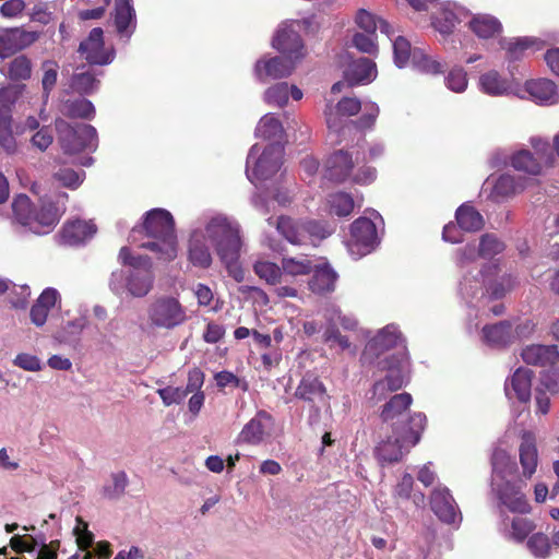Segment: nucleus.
Wrapping results in <instances>:
<instances>
[{
	"instance_id": "obj_37",
	"label": "nucleus",
	"mask_w": 559,
	"mask_h": 559,
	"mask_svg": "<svg viewBox=\"0 0 559 559\" xmlns=\"http://www.w3.org/2000/svg\"><path fill=\"white\" fill-rule=\"evenodd\" d=\"M293 200L292 193L287 188L276 187L267 193H255L252 199V205L262 214H267L276 202L280 206L288 205Z\"/></svg>"
},
{
	"instance_id": "obj_32",
	"label": "nucleus",
	"mask_w": 559,
	"mask_h": 559,
	"mask_svg": "<svg viewBox=\"0 0 559 559\" xmlns=\"http://www.w3.org/2000/svg\"><path fill=\"white\" fill-rule=\"evenodd\" d=\"M499 530L507 540L521 544L534 532L535 524L526 518L515 516L510 521L507 518L501 522Z\"/></svg>"
},
{
	"instance_id": "obj_4",
	"label": "nucleus",
	"mask_w": 559,
	"mask_h": 559,
	"mask_svg": "<svg viewBox=\"0 0 559 559\" xmlns=\"http://www.w3.org/2000/svg\"><path fill=\"white\" fill-rule=\"evenodd\" d=\"M68 194L60 192L44 195L38 209H35L26 194H19L12 202V224L23 231L36 235L48 234L66 211Z\"/></svg>"
},
{
	"instance_id": "obj_39",
	"label": "nucleus",
	"mask_w": 559,
	"mask_h": 559,
	"mask_svg": "<svg viewBox=\"0 0 559 559\" xmlns=\"http://www.w3.org/2000/svg\"><path fill=\"white\" fill-rule=\"evenodd\" d=\"M313 275L309 282L310 289L316 294L331 293L337 281L336 272L326 263L313 265Z\"/></svg>"
},
{
	"instance_id": "obj_1",
	"label": "nucleus",
	"mask_w": 559,
	"mask_h": 559,
	"mask_svg": "<svg viewBox=\"0 0 559 559\" xmlns=\"http://www.w3.org/2000/svg\"><path fill=\"white\" fill-rule=\"evenodd\" d=\"M241 247V227L235 218L222 213L205 214L189 231L187 259L192 266L207 270L213 264V248L228 275L240 283L245 280L239 264Z\"/></svg>"
},
{
	"instance_id": "obj_35",
	"label": "nucleus",
	"mask_w": 559,
	"mask_h": 559,
	"mask_svg": "<svg viewBox=\"0 0 559 559\" xmlns=\"http://www.w3.org/2000/svg\"><path fill=\"white\" fill-rule=\"evenodd\" d=\"M483 341L491 347H504L513 342L515 334L508 321L487 324L481 330Z\"/></svg>"
},
{
	"instance_id": "obj_47",
	"label": "nucleus",
	"mask_w": 559,
	"mask_h": 559,
	"mask_svg": "<svg viewBox=\"0 0 559 559\" xmlns=\"http://www.w3.org/2000/svg\"><path fill=\"white\" fill-rule=\"evenodd\" d=\"M324 326L337 328L341 324L344 330L354 331L358 322L353 316L343 314L338 307L329 306L323 311Z\"/></svg>"
},
{
	"instance_id": "obj_22",
	"label": "nucleus",
	"mask_w": 559,
	"mask_h": 559,
	"mask_svg": "<svg viewBox=\"0 0 559 559\" xmlns=\"http://www.w3.org/2000/svg\"><path fill=\"white\" fill-rule=\"evenodd\" d=\"M468 16V11L455 2L444 1L432 14V26L442 35L451 34L455 26Z\"/></svg>"
},
{
	"instance_id": "obj_14",
	"label": "nucleus",
	"mask_w": 559,
	"mask_h": 559,
	"mask_svg": "<svg viewBox=\"0 0 559 559\" xmlns=\"http://www.w3.org/2000/svg\"><path fill=\"white\" fill-rule=\"evenodd\" d=\"M532 145L536 156L527 150H521L511 156V166L519 171L537 176L542 173L543 166L550 165L554 158L547 142L532 139Z\"/></svg>"
},
{
	"instance_id": "obj_58",
	"label": "nucleus",
	"mask_w": 559,
	"mask_h": 559,
	"mask_svg": "<svg viewBox=\"0 0 559 559\" xmlns=\"http://www.w3.org/2000/svg\"><path fill=\"white\" fill-rule=\"evenodd\" d=\"M31 74L32 62L24 55L14 58L8 66V76L13 81L27 80Z\"/></svg>"
},
{
	"instance_id": "obj_30",
	"label": "nucleus",
	"mask_w": 559,
	"mask_h": 559,
	"mask_svg": "<svg viewBox=\"0 0 559 559\" xmlns=\"http://www.w3.org/2000/svg\"><path fill=\"white\" fill-rule=\"evenodd\" d=\"M59 301L60 294L56 288H45L31 308L29 317L32 323L36 326H43L47 321L50 310Z\"/></svg>"
},
{
	"instance_id": "obj_27",
	"label": "nucleus",
	"mask_w": 559,
	"mask_h": 559,
	"mask_svg": "<svg viewBox=\"0 0 559 559\" xmlns=\"http://www.w3.org/2000/svg\"><path fill=\"white\" fill-rule=\"evenodd\" d=\"M112 20L119 37L128 41L136 28L133 0H115Z\"/></svg>"
},
{
	"instance_id": "obj_13",
	"label": "nucleus",
	"mask_w": 559,
	"mask_h": 559,
	"mask_svg": "<svg viewBox=\"0 0 559 559\" xmlns=\"http://www.w3.org/2000/svg\"><path fill=\"white\" fill-rule=\"evenodd\" d=\"M147 317L153 326L169 330L182 324L187 313L177 298L162 296L151 302Z\"/></svg>"
},
{
	"instance_id": "obj_34",
	"label": "nucleus",
	"mask_w": 559,
	"mask_h": 559,
	"mask_svg": "<svg viewBox=\"0 0 559 559\" xmlns=\"http://www.w3.org/2000/svg\"><path fill=\"white\" fill-rule=\"evenodd\" d=\"M376 63L368 58L353 61L345 71V79L349 85L368 84L377 78Z\"/></svg>"
},
{
	"instance_id": "obj_23",
	"label": "nucleus",
	"mask_w": 559,
	"mask_h": 559,
	"mask_svg": "<svg viewBox=\"0 0 559 559\" xmlns=\"http://www.w3.org/2000/svg\"><path fill=\"white\" fill-rule=\"evenodd\" d=\"M79 51L90 64H109L115 58L114 49L104 48V32L99 27L90 32L88 37L80 44Z\"/></svg>"
},
{
	"instance_id": "obj_57",
	"label": "nucleus",
	"mask_w": 559,
	"mask_h": 559,
	"mask_svg": "<svg viewBox=\"0 0 559 559\" xmlns=\"http://www.w3.org/2000/svg\"><path fill=\"white\" fill-rule=\"evenodd\" d=\"M533 40L531 38L501 39L500 46L506 50V57L510 61L520 59L526 49L531 47Z\"/></svg>"
},
{
	"instance_id": "obj_20",
	"label": "nucleus",
	"mask_w": 559,
	"mask_h": 559,
	"mask_svg": "<svg viewBox=\"0 0 559 559\" xmlns=\"http://www.w3.org/2000/svg\"><path fill=\"white\" fill-rule=\"evenodd\" d=\"M401 342H403V338L397 325L388 324L383 329L379 330L377 335L366 344L361 354L362 362L372 364L384 352L397 346Z\"/></svg>"
},
{
	"instance_id": "obj_15",
	"label": "nucleus",
	"mask_w": 559,
	"mask_h": 559,
	"mask_svg": "<svg viewBox=\"0 0 559 559\" xmlns=\"http://www.w3.org/2000/svg\"><path fill=\"white\" fill-rule=\"evenodd\" d=\"M378 243L377 228L371 219L359 217L352 224L350 239L347 242V248L355 259L370 253Z\"/></svg>"
},
{
	"instance_id": "obj_54",
	"label": "nucleus",
	"mask_w": 559,
	"mask_h": 559,
	"mask_svg": "<svg viewBox=\"0 0 559 559\" xmlns=\"http://www.w3.org/2000/svg\"><path fill=\"white\" fill-rule=\"evenodd\" d=\"M445 87L456 94H463L468 87V75L465 69L461 66L453 67L444 75Z\"/></svg>"
},
{
	"instance_id": "obj_9",
	"label": "nucleus",
	"mask_w": 559,
	"mask_h": 559,
	"mask_svg": "<svg viewBox=\"0 0 559 559\" xmlns=\"http://www.w3.org/2000/svg\"><path fill=\"white\" fill-rule=\"evenodd\" d=\"M409 423L408 431L392 432V436L377 445L376 455L381 463L400 461L404 450L407 451L419 442L420 433L425 429L426 416L423 413H415Z\"/></svg>"
},
{
	"instance_id": "obj_62",
	"label": "nucleus",
	"mask_w": 559,
	"mask_h": 559,
	"mask_svg": "<svg viewBox=\"0 0 559 559\" xmlns=\"http://www.w3.org/2000/svg\"><path fill=\"white\" fill-rule=\"evenodd\" d=\"M87 323L88 320L85 314L68 321L63 326V334L59 336V340L61 342H69L71 338H78L84 329H86Z\"/></svg>"
},
{
	"instance_id": "obj_31",
	"label": "nucleus",
	"mask_w": 559,
	"mask_h": 559,
	"mask_svg": "<svg viewBox=\"0 0 559 559\" xmlns=\"http://www.w3.org/2000/svg\"><path fill=\"white\" fill-rule=\"evenodd\" d=\"M525 90L532 99L542 105H554L559 103V90L548 79L531 80L525 83Z\"/></svg>"
},
{
	"instance_id": "obj_61",
	"label": "nucleus",
	"mask_w": 559,
	"mask_h": 559,
	"mask_svg": "<svg viewBox=\"0 0 559 559\" xmlns=\"http://www.w3.org/2000/svg\"><path fill=\"white\" fill-rule=\"evenodd\" d=\"M352 45L364 53L373 55L378 51L377 34L356 32Z\"/></svg>"
},
{
	"instance_id": "obj_56",
	"label": "nucleus",
	"mask_w": 559,
	"mask_h": 559,
	"mask_svg": "<svg viewBox=\"0 0 559 559\" xmlns=\"http://www.w3.org/2000/svg\"><path fill=\"white\" fill-rule=\"evenodd\" d=\"M129 479L124 472L111 474L110 480L104 485L103 495L110 500L119 499L126 491Z\"/></svg>"
},
{
	"instance_id": "obj_11",
	"label": "nucleus",
	"mask_w": 559,
	"mask_h": 559,
	"mask_svg": "<svg viewBox=\"0 0 559 559\" xmlns=\"http://www.w3.org/2000/svg\"><path fill=\"white\" fill-rule=\"evenodd\" d=\"M58 142L67 155H75L83 151L94 152L98 145L97 131L91 124H70L64 119L55 121Z\"/></svg>"
},
{
	"instance_id": "obj_17",
	"label": "nucleus",
	"mask_w": 559,
	"mask_h": 559,
	"mask_svg": "<svg viewBox=\"0 0 559 559\" xmlns=\"http://www.w3.org/2000/svg\"><path fill=\"white\" fill-rule=\"evenodd\" d=\"M299 29L300 24L298 21L283 23L273 37V48L289 59L301 60L305 57V47Z\"/></svg>"
},
{
	"instance_id": "obj_28",
	"label": "nucleus",
	"mask_w": 559,
	"mask_h": 559,
	"mask_svg": "<svg viewBox=\"0 0 559 559\" xmlns=\"http://www.w3.org/2000/svg\"><path fill=\"white\" fill-rule=\"evenodd\" d=\"M532 378L533 372L530 369L518 368L504 383L506 396L510 401L528 402L531 399Z\"/></svg>"
},
{
	"instance_id": "obj_45",
	"label": "nucleus",
	"mask_w": 559,
	"mask_h": 559,
	"mask_svg": "<svg viewBox=\"0 0 559 559\" xmlns=\"http://www.w3.org/2000/svg\"><path fill=\"white\" fill-rule=\"evenodd\" d=\"M60 112L69 118L92 119L95 115V107L91 100L85 98L68 99L62 103Z\"/></svg>"
},
{
	"instance_id": "obj_6",
	"label": "nucleus",
	"mask_w": 559,
	"mask_h": 559,
	"mask_svg": "<svg viewBox=\"0 0 559 559\" xmlns=\"http://www.w3.org/2000/svg\"><path fill=\"white\" fill-rule=\"evenodd\" d=\"M491 487L501 504L512 512H526L528 506L521 486L512 484L509 479L516 471L511 455L506 450L496 448L491 455Z\"/></svg>"
},
{
	"instance_id": "obj_49",
	"label": "nucleus",
	"mask_w": 559,
	"mask_h": 559,
	"mask_svg": "<svg viewBox=\"0 0 559 559\" xmlns=\"http://www.w3.org/2000/svg\"><path fill=\"white\" fill-rule=\"evenodd\" d=\"M253 270L254 273L269 285H278L284 283L282 266H278L273 262L258 260L253 264Z\"/></svg>"
},
{
	"instance_id": "obj_60",
	"label": "nucleus",
	"mask_w": 559,
	"mask_h": 559,
	"mask_svg": "<svg viewBox=\"0 0 559 559\" xmlns=\"http://www.w3.org/2000/svg\"><path fill=\"white\" fill-rule=\"evenodd\" d=\"M41 69L44 71L41 85L44 91V97L45 99H47L50 92L57 83L59 66L53 60H45L41 63Z\"/></svg>"
},
{
	"instance_id": "obj_8",
	"label": "nucleus",
	"mask_w": 559,
	"mask_h": 559,
	"mask_svg": "<svg viewBox=\"0 0 559 559\" xmlns=\"http://www.w3.org/2000/svg\"><path fill=\"white\" fill-rule=\"evenodd\" d=\"M284 145L270 143L262 147L254 144L250 148L246 160V176L250 182L258 187L263 181L276 175L283 164Z\"/></svg>"
},
{
	"instance_id": "obj_53",
	"label": "nucleus",
	"mask_w": 559,
	"mask_h": 559,
	"mask_svg": "<svg viewBox=\"0 0 559 559\" xmlns=\"http://www.w3.org/2000/svg\"><path fill=\"white\" fill-rule=\"evenodd\" d=\"M99 81L91 70L74 73L71 78L70 87L79 94H91L98 88Z\"/></svg>"
},
{
	"instance_id": "obj_7",
	"label": "nucleus",
	"mask_w": 559,
	"mask_h": 559,
	"mask_svg": "<svg viewBox=\"0 0 559 559\" xmlns=\"http://www.w3.org/2000/svg\"><path fill=\"white\" fill-rule=\"evenodd\" d=\"M359 154L338 150L332 153L324 163L323 176L328 180L334 182H344L350 179L358 185H369L377 178V170L371 166H361L355 170V166L359 165Z\"/></svg>"
},
{
	"instance_id": "obj_19",
	"label": "nucleus",
	"mask_w": 559,
	"mask_h": 559,
	"mask_svg": "<svg viewBox=\"0 0 559 559\" xmlns=\"http://www.w3.org/2000/svg\"><path fill=\"white\" fill-rule=\"evenodd\" d=\"M298 61L289 59L287 56H263L254 64V76L260 83H266L271 80L288 78L296 68Z\"/></svg>"
},
{
	"instance_id": "obj_36",
	"label": "nucleus",
	"mask_w": 559,
	"mask_h": 559,
	"mask_svg": "<svg viewBox=\"0 0 559 559\" xmlns=\"http://www.w3.org/2000/svg\"><path fill=\"white\" fill-rule=\"evenodd\" d=\"M520 454V463L523 468V475L526 478H531L532 475L536 472V467L538 464V452L536 448L535 436L525 431L522 435V441L519 449Z\"/></svg>"
},
{
	"instance_id": "obj_38",
	"label": "nucleus",
	"mask_w": 559,
	"mask_h": 559,
	"mask_svg": "<svg viewBox=\"0 0 559 559\" xmlns=\"http://www.w3.org/2000/svg\"><path fill=\"white\" fill-rule=\"evenodd\" d=\"M255 136L283 145L285 130L280 119L273 114L264 115L255 128Z\"/></svg>"
},
{
	"instance_id": "obj_3",
	"label": "nucleus",
	"mask_w": 559,
	"mask_h": 559,
	"mask_svg": "<svg viewBox=\"0 0 559 559\" xmlns=\"http://www.w3.org/2000/svg\"><path fill=\"white\" fill-rule=\"evenodd\" d=\"M130 240L162 261H173L178 253L173 216L163 209L148 211L143 224L132 228Z\"/></svg>"
},
{
	"instance_id": "obj_26",
	"label": "nucleus",
	"mask_w": 559,
	"mask_h": 559,
	"mask_svg": "<svg viewBox=\"0 0 559 559\" xmlns=\"http://www.w3.org/2000/svg\"><path fill=\"white\" fill-rule=\"evenodd\" d=\"M477 87L488 96L503 97L515 93L516 83L497 70H488L479 75Z\"/></svg>"
},
{
	"instance_id": "obj_16",
	"label": "nucleus",
	"mask_w": 559,
	"mask_h": 559,
	"mask_svg": "<svg viewBox=\"0 0 559 559\" xmlns=\"http://www.w3.org/2000/svg\"><path fill=\"white\" fill-rule=\"evenodd\" d=\"M413 402L409 393H400L393 395L384 405L381 412V419L392 432L408 431L411 427V418L408 415V408Z\"/></svg>"
},
{
	"instance_id": "obj_5",
	"label": "nucleus",
	"mask_w": 559,
	"mask_h": 559,
	"mask_svg": "<svg viewBox=\"0 0 559 559\" xmlns=\"http://www.w3.org/2000/svg\"><path fill=\"white\" fill-rule=\"evenodd\" d=\"M118 259L124 267L111 273L110 290L120 297H145L153 289L155 282L152 259L146 255H134L128 247L120 249Z\"/></svg>"
},
{
	"instance_id": "obj_40",
	"label": "nucleus",
	"mask_w": 559,
	"mask_h": 559,
	"mask_svg": "<svg viewBox=\"0 0 559 559\" xmlns=\"http://www.w3.org/2000/svg\"><path fill=\"white\" fill-rule=\"evenodd\" d=\"M295 396L307 402H323L326 397V390L316 376L306 374L298 384Z\"/></svg>"
},
{
	"instance_id": "obj_25",
	"label": "nucleus",
	"mask_w": 559,
	"mask_h": 559,
	"mask_svg": "<svg viewBox=\"0 0 559 559\" xmlns=\"http://www.w3.org/2000/svg\"><path fill=\"white\" fill-rule=\"evenodd\" d=\"M274 424L273 417L265 411H259L241 429L237 442L258 445L269 435Z\"/></svg>"
},
{
	"instance_id": "obj_64",
	"label": "nucleus",
	"mask_w": 559,
	"mask_h": 559,
	"mask_svg": "<svg viewBox=\"0 0 559 559\" xmlns=\"http://www.w3.org/2000/svg\"><path fill=\"white\" fill-rule=\"evenodd\" d=\"M76 543L82 550L88 549L94 543V534L88 530V524L81 518H76V525L73 528Z\"/></svg>"
},
{
	"instance_id": "obj_18",
	"label": "nucleus",
	"mask_w": 559,
	"mask_h": 559,
	"mask_svg": "<svg viewBox=\"0 0 559 559\" xmlns=\"http://www.w3.org/2000/svg\"><path fill=\"white\" fill-rule=\"evenodd\" d=\"M430 508L443 523L457 527L462 522V513L450 489L438 485L430 493Z\"/></svg>"
},
{
	"instance_id": "obj_42",
	"label": "nucleus",
	"mask_w": 559,
	"mask_h": 559,
	"mask_svg": "<svg viewBox=\"0 0 559 559\" xmlns=\"http://www.w3.org/2000/svg\"><path fill=\"white\" fill-rule=\"evenodd\" d=\"M356 26L365 33L376 34L377 29L380 28L381 33L391 37L393 34L392 26L384 20L378 19L371 12L359 9L355 14Z\"/></svg>"
},
{
	"instance_id": "obj_41",
	"label": "nucleus",
	"mask_w": 559,
	"mask_h": 559,
	"mask_svg": "<svg viewBox=\"0 0 559 559\" xmlns=\"http://www.w3.org/2000/svg\"><path fill=\"white\" fill-rule=\"evenodd\" d=\"M471 31L479 38L487 39L502 31L500 21L490 14H476L468 21Z\"/></svg>"
},
{
	"instance_id": "obj_29",
	"label": "nucleus",
	"mask_w": 559,
	"mask_h": 559,
	"mask_svg": "<svg viewBox=\"0 0 559 559\" xmlns=\"http://www.w3.org/2000/svg\"><path fill=\"white\" fill-rule=\"evenodd\" d=\"M96 233V226L90 221H68L59 233L60 242L66 246H79L90 240Z\"/></svg>"
},
{
	"instance_id": "obj_63",
	"label": "nucleus",
	"mask_w": 559,
	"mask_h": 559,
	"mask_svg": "<svg viewBox=\"0 0 559 559\" xmlns=\"http://www.w3.org/2000/svg\"><path fill=\"white\" fill-rule=\"evenodd\" d=\"M84 178V171H74L69 168H62L55 174V179L70 189H76L83 182Z\"/></svg>"
},
{
	"instance_id": "obj_50",
	"label": "nucleus",
	"mask_w": 559,
	"mask_h": 559,
	"mask_svg": "<svg viewBox=\"0 0 559 559\" xmlns=\"http://www.w3.org/2000/svg\"><path fill=\"white\" fill-rule=\"evenodd\" d=\"M506 250V243L495 234H484L479 239L478 254L480 259L491 260Z\"/></svg>"
},
{
	"instance_id": "obj_46",
	"label": "nucleus",
	"mask_w": 559,
	"mask_h": 559,
	"mask_svg": "<svg viewBox=\"0 0 559 559\" xmlns=\"http://www.w3.org/2000/svg\"><path fill=\"white\" fill-rule=\"evenodd\" d=\"M313 270V263L306 255L283 258L282 271L284 280L287 276H299L309 274Z\"/></svg>"
},
{
	"instance_id": "obj_10",
	"label": "nucleus",
	"mask_w": 559,
	"mask_h": 559,
	"mask_svg": "<svg viewBox=\"0 0 559 559\" xmlns=\"http://www.w3.org/2000/svg\"><path fill=\"white\" fill-rule=\"evenodd\" d=\"M267 223L270 226H275L277 231L293 245L310 242L316 246L317 241L326 238L333 233V228L329 225L317 221L297 223L290 217L281 216L276 221L273 217H269Z\"/></svg>"
},
{
	"instance_id": "obj_24",
	"label": "nucleus",
	"mask_w": 559,
	"mask_h": 559,
	"mask_svg": "<svg viewBox=\"0 0 559 559\" xmlns=\"http://www.w3.org/2000/svg\"><path fill=\"white\" fill-rule=\"evenodd\" d=\"M530 182L531 179L525 177L503 174L496 179L488 178L485 185L491 186L488 198L495 202H502L522 192Z\"/></svg>"
},
{
	"instance_id": "obj_12",
	"label": "nucleus",
	"mask_w": 559,
	"mask_h": 559,
	"mask_svg": "<svg viewBox=\"0 0 559 559\" xmlns=\"http://www.w3.org/2000/svg\"><path fill=\"white\" fill-rule=\"evenodd\" d=\"M379 364L388 373L372 386V399L377 401L385 399L390 392L400 390L409 380V360L404 349L385 357Z\"/></svg>"
},
{
	"instance_id": "obj_44",
	"label": "nucleus",
	"mask_w": 559,
	"mask_h": 559,
	"mask_svg": "<svg viewBox=\"0 0 559 559\" xmlns=\"http://www.w3.org/2000/svg\"><path fill=\"white\" fill-rule=\"evenodd\" d=\"M416 70L425 74H440L444 70V63L426 53L421 48L415 47L412 55V63Z\"/></svg>"
},
{
	"instance_id": "obj_33",
	"label": "nucleus",
	"mask_w": 559,
	"mask_h": 559,
	"mask_svg": "<svg viewBox=\"0 0 559 559\" xmlns=\"http://www.w3.org/2000/svg\"><path fill=\"white\" fill-rule=\"evenodd\" d=\"M521 357L527 365L544 367L557 362L559 352L556 345L533 344L522 349Z\"/></svg>"
},
{
	"instance_id": "obj_55",
	"label": "nucleus",
	"mask_w": 559,
	"mask_h": 559,
	"mask_svg": "<svg viewBox=\"0 0 559 559\" xmlns=\"http://www.w3.org/2000/svg\"><path fill=\"white\" fill-rule=\"evenodd\" d=\"M289 99V85L286 82H280L267 87L263 94V100L275 107H284Z\"/></svg>"
},
{
	"instance_id": "obj_51",
	"label": "nucleus",
	"mask_w": 559,
	"mask_h": 559,
	"mask_svg": "<svg viewBox=\"0 0 559 559\" xmlns=\"http://www.w3.org/2000/svg\"><path fill=\"white\" fill-rule=\"evenodd\" d=\"M393 35L394 33L389 38L393 46L394 63L397 68H405L412 63L414 48H412L411 43L405 37L399 35L393 38Z\"/></svg>"
},
{
	"instance_id": "obj_59",
	"label": "nucleus",
	"mask_w": 559,
	"mask_h": 559,
	"mask_svg": "<svg viewBox=\"0 0 559 559\" xmlns=\"http://www.w3.org/2000/svg\"><path fill=\"white\" fill-rule=\"evenodd\" d=\"M526 547L534 557L540 559L547 558L550 552L549 538L544 533L532 534L526 542Z\"/></svg>"
},
{
	"instance_id": "obj_52",
	"label": "nucleus",
	"mask_w": 559,
	"mask_h": 559,
	"mask_svg": "<svg viewBox=\"0 0 559 559\" xmlns=\"http://www.w3.org/2000/svg\"><path fill=\"white\" fill-rule=\"evenodd\" d=\"M329 211L340 217L348 216L355 206L350 194L345 192H336L328 198Z\"/></svg>"
},
{
	"instance_id": "obj_2",
	"label": "nucleus",
	"mask_w": 559,
	"mask_h": 559,
	"mask_svg": "<svg viewBox=\"0 0 559 559\" xmlns=\"http://www.w3.org/2000/svg\"><path fill=\"white\" fill-rule=\"evenodd\" d=\"M518 285V276L511 272L500 273L498 262L485 263L476 273L463 275L460 295L467 305L483 308L485 314L488 301L504 298Z\"/></svg>"
},
{
	"instance_id": "obj_21",
	"label": "nucleus",
	"mask_w": 559,
	"mask_h": 559,
	"mask_svg": "<svg viewBox=\"0 0 559 559\" xmlns=\"http://www.w3.org/2000/svg\"><path fill=\"white\" fill-rule=\"evenodd\" d=\"M40 37L37 31H28L23 27L0 29V60H4L17 51H21Z\"/></svg>"
},
{
	"instance_id": "obj_43",
	"label": "nucleus",
	"mask_w": 559,
	"mask_h": 559,
	"mask_svg": "<svg viewBox=\"0 0 559 559\" xmlns=\"http://www.w3.org/2000/svg\"><path fill=\"white\" fill-rule=\"evenodd\" d=\"M455 218L460 229L464 231H478L484 227L483 215L472 205L462 204L455 212Z\"/></svg>"
},
{
	"instance_id": "obj_48",
	"label": "nucleus",
	"mask_w": 559,
	"mask_h": 559,
	"mask_svg": "<svg viewBox=\"0 0 559 559\" xmlns=\"http://www.w3.org/2000/svg\"><path fill=\"white\" fill-rule=\"evenodd\" d=\"M12 118L8 110L0 109V145L8 154L17 151V143L12 132Z\"/></svg>"
}]
</instances>
